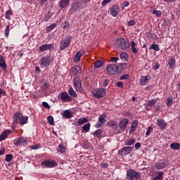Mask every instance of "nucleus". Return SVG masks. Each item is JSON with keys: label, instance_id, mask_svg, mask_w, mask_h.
<instances>
[{"label": "nucleus", "instance_id": "57", "mask_svg": "<svg viewBox=\"0 0 180 180\" xmlns=\"http://www.w3.org/2000/svg\"><path fill=\"white\" fill-rule=\"evenodd\" d=\"M42 106H44V108H46V109H50V105L47 103V102H43Z\"/></svg>", "mask_w": 180, "mask_h": 180}, {"label": "nucleus", "instance_id": "23", "mask_svg": "<svg viewBox=\"0 0 180 180\" xmlns=\"http://www.w3.org/2000/svg\"><path fill=\"white\" fill-rule=\"evenodd\" d=\"M150 79H151V77L148 75L146 76H141L139 84L140 85H146V84H147V81H150Z\"/></svg>", "mask_w": 180, "mask_h": 180}, {"label": "nucleus", "instance_id": "1", "mask_svg": "<svg viewBox=\"0 0 180 180\" xmlns=\"http://www.w3.org/2000/svg\"><path fill=\"white\" fill-rule=\"evenodd\" d=\"M13 119L16 124L19 123L21 126H23L24 124H27L29 117L23 115L20 112H17L13 115Z\"/></svg>", "mask_w": 180, "mask_h": 180}, {"label": "nucleus", "instance_id": "30", "mask_svg": "<svg viewBox=\"0 0 180 180\" xmlns=\"http://www.w3.org/2000/svg\"><path fill=\"white\" fill-rule=\"evenodd\" d=\"M63 117H66V119H71L72 117V113L69 110H65L63 112Z\"/></svg>", "mask_w": 180, "mask_h": 180}, {"label": "nucleus", "instance_id": "53", "mask_svg": "<svg viewBox=\"0 0 180 180\" xmlns=\"http://www.w3.org/2000/svg\"><path fill=\"white\" fill-rule=\"evenodd\" d=\"M6 95V92L0 88V98H2V96H5Z\"/></svg>", "mask_w": 180, "mask_h": 180}, {"label": "nucleus", "instance_id": "63", "mask_svg": "<svg viewBox=\"0 0 180 180\" xmlns=\"http://www.w3.org/2000/svg\"><path fill=\"white\" fill-rule=\"evenodd\" d=\"M48 0H38V1L39 2L40 5H44V4H46V2H47Z\"/></svg>", "mask_w": 180, "mask_h": 180}, {"label": "nucleus", "instance_id": "9", "mask_svg": "<svg viewBox=\"0 0 180 180\" xmlns=\"http://www.w3.org/2000/svg\"><path fill=\"white\" fill-rule=\"evenodd\" d=\"M116 46L121 50H127V44H126L124 38H118L116 40Z\"/></svg>", "mask_w": 180, "mask_h": 180}, {"label": "nucleus", "instance_id": "17", "mask_svg": "<svg viewBox=\"0 0 180 180\" xmlns=\"http://www.w3.org/2000/svg\"><path fill=\"white\" fill-rule=\"evenodd\" d=\"M53 49V46L51 44H45L41 46H39V50L41 51V53L44 51H47V50L51 51V49Z\"/></svg>", "mask_w": 180, "mask_h": 180}, {"label": "nucleus", "instance_id": "35", "mask_svg": "<svg viewBox=\"0 0 180 180\" xmlns=\"http://www.w3.org/2000/svg\"><path fill=\"white\" fill-rule=\"evenodd\" d=\"M164 179V172H159L158 175L153 179V180H162Z\"/></svg>", "mask_w": 180, "mask_h": 180}, {"label": "nucleus", "instance_id": "11", "mask_svg": "<svg viewBox=\"0 0 180 180\" xmlns=\"http://www.w3.org/2000/svg\"><path fill=\"white\" fill-rule=\"evenodd\" d=\"M105 123H106V115L105 114L101 115L98 117V121L96 124L95 127H96V129H99V127H102V126H103V124H105Z\"/></svg>", "mask_w": 180, "mask_h": 180}, {"label": "nucleus", "instance_id": "54", "mask_svg": "<svg viewBox=\"0 0 180 180\" xmlns=\"http://www.w3.org/2000/svg\"><path fill=\"white\" fill-rule=\"evenodd\" d=\"M109 2H112V0H103L102 1V6H106V5H108V4H109Z\"/></svg>", "mask_w": 180, "mask_h": 180}, {"label": "nucleus", "instance_id": "42", "mask_svg": "<svg viewBox=\"0 0 180 180\" xmlns=\"http://www.w3.org/2000/svg\"><path fill=\"white\" fill-rule=\"evenodd\" d=\"M68 92L70 96H72L73 98H77V93H75V91H74V89H72V87L69 89Z\"/></svg>", "mask_w": 180, "mask_h": 180}, {"label": "nucleus", "instance_id": "59", "mask_svg": "<svg viewBox=\"0 0 180 180\" xmlns=\"http://www.w3.org/2000/svg\"><path fill=\"white\" fill-rule=\"evenodd\" d=\"M129 5H130V4L128 1H124L122 4V9H124V8L129 6Z\"/></svg>", "mask_w": 180, "mask_h": 180}, {"label": "nucleus", "instance_id": "16", "mask_svg": "<svg viewBox=\"0 0 180 180\" xmlns=\"http://www.w3.org/2000/svg\"><path fill=\"white\" fill-rule=\"evenodd\" d=\"M0 68L3 71H5V72H7V66H6V60H5V57L3 56H0Z\"/></svg>", "mask_w": 180, "mask_h": 180}, {"label": "nucleus", "instance_id": "14", "mask_svg": "<svg viewBox=\"0 0 180 180\" xmlns=\"http://www.w3.org/2000/svg\"><path fill=\"white\" fill-rule=\"evenodd\" d=\"M129 119L124 118L119 123V127L121 130H126L127 129V125L129 124Z\"/></svg>", "mask_w": 180, "mask_h": 180}, {"label": "nucleus", "instance_id": "60", "mask_svg": "<svg viewBox=\"0 0 180 180\" xmlns=\"http://www.w3.org/2000/svg\"><path fill=\"white\" fill-rule=\"evenodd\" d=\"M160 68V63H156L155 65L153 66V70H158Z\"/></svg>", "mask_w": 180, "mask_h": 180}, {"label": "nucleus", "instance_id": "13", "mask_svg": "<svg viewBox=\"0 0 180 180\" xmlns=\"http://www.w3.org/2000/svg\"><path fill=\"white\" fill-rule=\"evenodd\" d=\"M84 54H85L84 50L80 49L77 51L73 59L74 63H79V61H81V57H82Z\"/></svg>", "mask_w": 180, "mask_h": 180}, {"label": "nucleus", "instance_id": "19", "mask_svg": "<svg viewBox=\"0 0 180 180\" xmlns=\"http://www.w3.org/2000/svg\"><path fill=\"white\" fill-rule=\"evenodd\" d=\"M119 11H120V9L119 8V5H114L112 6L110 12L111 15L115 17V16H117V13H119Z\"/></svg>", "mask_w": 180, "mask_h": 180}, {"label": "nucleus", "instance_id": "38", "mask_svg": "<svg viewBox=\"0 0 180 180\" xmlns=\"http://www.w3.org/2000/svg\"><path fill=\"white\" fill-rule=\"evenodd\" d=\"M155 103H157V99L150 100L146 105V109H148L150 106H154Z\"/></svg>", "mask_w": 180, "mask_h": 180}, {"label": "nucleus", "instance_id": "24", "mask_svg": "<svg viewBox=\"0 0 180 180\" xmlns=\"http://www.w3.org/2000/svg\"><path fill=\"white\" fill-rule=\"evenodd\" d=\"M70 5V0H60L59 2V8L64 9V8Z\"/></svg>", "mask_w": 180, "mask_h": 180}, {"label": "nucleus", "instance_id": "36", "mask_svg": "<svg viewBox=\"0 0 180 180\" xmlns=\"http://www.w3.org/2000/svg\"><path fill=\"white\" fill-rule=\"evenodd\" d=\"M156 169H163V168H165V163L164 162H158L155 165Z\"/></svg>", "mask_w": 180, "mask_h": 180}, {"label": "nucleus", "instance_id": "20", "mask_svg": "<svg viewBox=\"0 0 180 180\" xmlns=\"http://www.w3.org/2000/svg\"><path fill=\"white\" fill-rule=\"evenodd\" d=\"M12 133V131L11 129H6L2 132V134L0 135V141H2L3 140H5L7 139L8 136Z\"/></svg>", "mask_w": 180, "mask_h": 180}, {"label": "nucleus", "instance_id": "26", "mask_svg": "<svg viewBox=\"0 0 180 180\" xmlns=\"http://www.w3.org/2000/svg\"><path fill=\"white\" fill-rule=\"evenodd\" d=\"M107 124L112 127L114 130H116L117 129V122L114 121V120H110L107 122Z\"/></svg>", "mask_w": 180, "mask_h": 180}, {"label": "nucleus", "instance_id": "27", "mask_svg": "<svg viewBox=\"0 0 180 180\" xmlns=\"http://www.w3.org/2000/svg\"><path fill=\"white\" fill-rule=\"evenodd\" d=\"M131 49L134 54H137L139 53V50L136 48V42H134V41H131Z\"/></svg>", "mask_w": 180, "mask_h": 180}, {"label": "nucleus", "instance_id": "2", "mask_svg": "<svg viewBox=\"0 0 180 180\" xmlns=\"http://www.w3.org/2000/svg\"><path fill=\"white\" fill-rule=\"evenodd\" d=\"M141 179V174L137 172L136 170L133 169H130L128 170L127 173V180H139Z\"/></svg>", "mask_w": 180, "mask_h": 180}, {"label": "nucleus", "instance_id": "12", "mask_svg": "<svg viewBox=\"0 0 180 180\" xmlns=\"http://www.w3.org/2000/svg\"><path fill=\"white\" fill-rule=\"evenodd\" d=\"M59 96L61 102H63V103L65 102H71V101H72L70 95H68V93L65 91H63L62 93H60Z\"/></svg>", "mask_w": 180, "mask_h": 180}, {"label": "nucleus", "instance_id": "46", "mask_svg": "<svg viewBox=\"0 0 180 180\" xmlns=\"http://www.w3.org/2000/svg\"><path fill=\"white\" fill-rule=\"evenodd\" d=\"M13 158V155H12L11 154H8L6 156V162H10V161H12V159Z\"/></svg>", "mask_w": 180, "mask_h": 180}, {"label": "nucleus", "instance_id": "44", "mask_svg": "<svg viewBox=\"0 0 180 180\" xmlns=\"http://www.w3.org/2000/svg\"><path fill=\"white\" fill-rule=\"evenodd\" d=\"M47 120H48L49 124H51V126H53V124H54V118L53 117V116H49L47 117Z\"/></svg>", "mask_w": 180, "mask_h": 180}, {"label": "nucleus", "instance_id": "25", "mask_svg": "<svg viewBox=\"0 0 180 180\" xmlns=\"http://www.w3.org/2000/svg\"><path fill=\"white\" fill-rule=\"evenodd\" d=\"M168 65H169V68H171V69L175 68V65H176L175 57L172 56V57L169 60Z\"/></svg>", "mask_w": 180, "mask_h": 180}, {"label": "nucleus", "instance_id": "7", "mask_svg": "<svg viewBox=\"0 0 180 180\" xmlns=\"http://www.w3.org/2000/svg\"><path fill=\"white\" fill-rule=\"evenodd\" d=\"M73 81L75 91L77 92L82 93L84 90L82 89V84L81 82V79H79L78 76H77L73 79Z\"/></svg>", "mask_w": 180, "mask_h": 180}, {"label": "nucleus", "instance_id": "34", "mask_svg": "<svg viewBox=\"0 0 180 180\" xmlns=\"http://www.w3.org/2000/svg\"><path fill=\"white\" fill-rule=\"evenodd\" d=\"M170 148H172V150H180V143H172L170 144Z\"/></svg>", "mask_w": 180, "mask_h": 180}, {"label": "nucleus", "instance_id": "52", "mask_svg": "<svg viewBox=\"0 0 180 180\" xmlns=\"http://www.w3.org/2000/svg\"><path fill=\"white\" fill-rule=\"evenodd\" d=\"M110 61L111 63H117L119 61V57H111Z\"/></svg>", "mask_w": 180, "mask_h": 180}, {"label": "nucleus", "instance_id": "45", "mask_svg": "<svg viewBox=\"0 0 180 180\" xmlns=\"http://www.w3.org/2000/svg\"><path fill=\"white\" fill-rule=\"evenodd\" d=\"M151 12H152V13H153V15H155L156 16H158V18H160V16H161L162 15V12H161V11L155 10Z\"/></svg>", "mask_w": 180, "mask_h": 180}, {"label": "nucleus", "instance_id": "29", "mask_svg": "<svg viewBox=\"0 0 180 180\" xmlns=\"http://www.w3.org/2000/svg\"><path fill=\"white\" fill-rule=\"evenodd\" d=\"M101 67H103V60H97L94 63V70H96L98 68H101Z\"/></svg>", "mask_w": 180, "mask_h": 180}, {"label": "nucleus", "instance_id": "4", "mask_svg": "<svg viewBox=\"0 0 180 180\" xmlns=\"http://www.w3.org/2000/svg\"><path fill=\"white\" fill-rule=\"evenodd\" d=\"M92 94L97 98H103L106 95V89L103 88L95 89L92 91Z\"/></svg>", "mask_w": 180, "mask_h": 180}, {"label": "nucleus", "instance_id": "21", "mask_svg": "<svg viewBox=\"0 0 180 180\" xmlns=\"http://www.w3.org/2000/svg\"><path fill=\"white\" fill-rule=\"evenodd\" d=\"M72 75H78L81 72V68L78 65H75L70 69Z\"/></svg>", "mask_w": 180, "mask_h": 180}, {"label": "nucleus", "instance_id": "8", "mask_svg": "<svg viewBox=\"0 0 180 180\" xmlns=\"http://www.w3.org/2000/svg\"><path fill=\"white\" fill-rule=\"evenodd\" d=\"M41 167L43 168H54V167H57L58 164L55 160H44L41 163Z\"/></svg>", "mask_w": 180, "mask_h": 180}, {"label": "nucleus", "instance_id": "56", "mask_svg": "<svg viewBox=\"0 0 180 180\" xmlns=\"http://www.w3.org/2000/svg\"><path fill=\"white\" fill-rule=\"evenodd\" d=\"M128 25L129 26H134V25H136V21H134V20H131L128 22Z\"/></svg>", "mask_w": 180, "mask_h": 180}, {"label": "nucleus", "instance_id": "18", "mask_svg": "<svg viewBox=\"0 0 180 180\" xmlns=\"http://www.w3.org/2000/svg\"><path fill=\"white\" fill-rule=\"evenodd\" d=\"M15 146H25L27 144V141L25 138L20 137L14 141Z\"/></svg>", "mask_w": 180, "mask_h": 180}, {"label": "nucleus", "instance_id": "6", "mask_svg": "<svg viewBox=\"0 0 180 180\" xmlns=\"http://www.w3.org/2000/svg\"><path fill=\"white\" fill-rule=\"evenodd\" d=\"M71 39H72V37L68 36L65 39H62L60 45V50H65L67 47H70V44H71Z\"/></svg>", "mask_w": 180, "mask_h": 180}, {"label": "nucleus", "instance_id": "40", "mask_svg": "<svg viewBox=\"0 0 180 180\" xmlns=\"http://www.w3.org/2000/svg\"><path fill=\"white\" fill-rule=\"evenodd\" d=\"M82 129H83L84 131H85V133H88V131H89V130H91V124L87 123V124H84L82 127Z\"/></svg>", "mask_w": 180, "mask_h": 180}, {"label": "nucleus", "instance_id": "48", "mask_svg": "<svg viewBox=\"0 0 180 180\" xmlns=\"http://www.w3.org/2000/svg\"><path fill=\"white\" fill-rule=\"evenodd\" d=\"M56 27H57V24L53 23L48 27L47 30L48 32H51V30H53V29L56 28Z\"/></svg>", "mask_w": 180, "mask_h": 180}, {"label": "nucleus", "instance_id": "47", "mask_svg": "<svg viewBox=\"0 0 180 180\" xmlns=\"http://www.w3.org/2000/svg\"><path fill=\"white\" fill-rule=\"evenodd\" d=\"M9 27H11L9 25H6V29L4 30V34L6 37H8L9 36Z\"/></svg>", "mask_w": 180, "mask_h": 180}, {"label": "nucleus", "instance_id": "32", "mask_svg": "<svg viewBox=\"0 0 180 180\" xmlns=\"http://www.w3.org/2000/svg\"><path fill=\"white\" fill-rule=\"evenodd\" d=\"M153 44L150 46L149 50H154L155 51H160V46L157 44Z\"/></svg>", "mask_w": 180, "mask_h": 180}, {"label": "nucleus", "instance_id": "50", "mask_svg": "<svg viewBox=\"0 0 180 180\" xmlns=\"http://www.w3.org/2000/svg\"><path fill=\"white\" fill-rule=\"evenodd\" d=\"M151 131H153V127H148L146 133V136H150Z\"/></svg>", "mask_w": 180, "mask_h": 180}, {"label": "nucleus", "instance_id": "10", "mask_svg": "<svg viewBox=\"0 0 180 180\" xmlns=\"http://www.w3.org/2000/svg\"><path fill=\"white\" fill-rule=\"evenodd\" d=\"M134 147L131 146H125L121 148L118 153L120 155H129V154H131V151H133Z\"/></svg>", "mask_w": 180, "mask_h": 180}, {"label": "nucleus", "instance_id": "28", "mask_svg": "<svg viewBox=\"0 0 180 180\" xmlns=\"http://www.w3.org/2000/svg\"><path fill=\"white\" fill-rule=\"evenodd\" d=\"M136 143V139L134 138H131L130 139H127L124 141V146H133Z\"/></svg>", "mask_w": 180, "mask_h": 180}, {"label": "nucleus", "instance_id": "51", "mask_svg": "<svg viewBox=\"0 0 180 180\" xmlns=\"http://www.w3.org/2000/svg\"><path fill=\"white\" fill-rule=\"evenodd\" d=\"M120 79L121 81H123V79H129V75L127 74H125V75H123L120 77Z\"/></svg>", "mask_w": 180, "mask_h": 180}, {"label": "nucleus", "instance_id": "5", "mask_svg": "<svg viewBox=\"0 0 180 180\" xmlns=\"http://www.w3.org/2000/svg\"><path fill=\"white\" fill-rule=\"evenodd\" d=\"M51 62L52 61H51V59L50 58V56H43L40 60L41 68H46L49 67L50 64H51Z\"/></svg>", "mask_w": 180, "mask_h": 180}, {"label": "nucleus", "instance_id": "55", "mask_svg": "<svg viewBox=\"0 0 180 180\" xmlns=\"http://www.w3.org/2000/svg\"><path fill=\"white\" fill-rule=\"evenodd\" d=\"M30 148H31V150H37L38 148H40V145L37 144V145L32 146Z\"/></svg>", "mask_w": 180, "mask_h": 180}, {"label": "nucleus", "instance_id": "58", "mask_svg": "<svg viewBox=\"0 0 180 180\" xmlns=\"http://www.w3.org/2000/svg\"><path fill=\"white\" fill-rule=\"evenodd\" d=\"M117 86L119 88H123V86H124V84H123L122 82H117Z\"/></svg>", "mask_w": 180, "mask_h": 180}, {"label": "nucleus", "instance_id": "22", "mask_svg": "<svg viewBox=\"0 0 180 180\" xmlns=\"http://www.w3.org/2000/svg\"><path fill=\"white\" fill-rule=\"evenodd\" d=\"M157 124L159 127L160 130H164L167 127V124L164 120H158Z\"/></svg>", "mask_w": 180, "mask_h": 180}, {"label": "nucleus", "instance_id": "33", "mask_svg": "<svg viewBox=\"0 0 180 180\" xmlns=\"http://www.w3.org/2000/svg\"><path fill=\"white\" fill-rule=\"evenodd\" d=\"M102 133H103V131L102 129H97L94 133V136H95V137H97V139H101V137H102Z\"/></svg>", "mask_w": 180, "mask_h": 180}, {"label": "nucleus", "instance_id": "37", "mask_svg": "<svg viewBox=\"0 0 180 180\" xmlns=\"http://www.w3.org/2000/svg\"><path fill=\"white\" fill-rule=\"evenodd\" d=\"M84 123H88V118H80L77 122V124H79V126H82V124H84Z\"/></svg>", "mask_w": 180, "mask_h": 180}, {"label": "nucleus", "instance_id": "64", "mask_svg": "<svg viewBox=\"0 0 180 180\" xmlns=\"http://www.w3.org/2000/svg\"><path fill=\"white\" fill-rule=\"evenodd\" d=\"M108 84H109V80L108 79L104 80L103 86H108Z\"/></svg>", "mask_w": 180, "mask_h": 180}, {"label": "nucleus", "instance_id": "62", "mask_svg": "<svg viewBox=\"0 0 180 180\" xmlns=\"http://www.w3.org/2000/svg\"><path fill=\"white\" fill-rule=\"evenodd\" d=\"M70 27V23L68 22H65V25L63 26V29H68Z\"/></svg>", "mask_w": 180, "mask_h": 180}, {"label": "nucleus", "instance_id": "39", "mask_svg": "<svg viewBox=\"0 0 180 180\" xmlns=\"http://www.w3.org/2000/svg\"><path fill=\"white\" fill-rule=\"evenodd\" d=\"M120 58L123 61H127V59L129 58V55L127 53L123 52L120 53Z\"/></svg>", "mask_w": 180, "mask_h": 180}, {"label": "nucleus", "instance_id": "15", "mask_svg": "<svg viewBox=\"0 0 180 180\" xmlns=\"http://www.w3.org/2000/svg\"><path fill=\"white\" fill-rule=\"evenodd\" d=\"M139 127V121L134 120L132 121V123L131 124V129L129 131V134H134V131H136V129Z\"/></svg>", "mask_w": 180, "mask_h": 180}, {"label": "nucleus", "instance_id": "61", "mask_svg": "<svg viewBox=\"0 0 180 180\" xmlns=\"http://www.w3.org/2000/svg\"><path fill=\"white\" fill-rule=\"evenodd\" d=\"M140 147H141V143H140L139 142H138V143H136L135 144V148H136V150H139V148H140Z\"/></svg>", "mask_w": 180, "mask_h": 180}, {"label": "nucleus", "instance_id": "43", "mask_svg": "<svg viewBox=\"0 0 180 180\" xmlns=\"http://www.w3.org/2000/svg\"><path fill=\"white\" fill-rule=\"evenodd\" d=\"M172 103H174V99L172 97H168L166 101L167 106H172Z\"/></svg>", "mask_w": 180, "mask_h": 180}, {"label": "nucleus", "instance_id": "49", "mask_svg": "<svg viewBox=\"0 0 180 180\" xmlns=\"http://www.w3.org/2000/svg\"><path fill=\"white\" fill-rule=\"evenodd\" d=\"M51 18V15H50V13H48L47 14H46L44 20H45V22H49V20H50V19Z\"/></svg>", "mask_w": 180, "mask_h": 180}, {"label": "nucleus", "instance_id": "31", "mask_svg": "<svg viewBox=\"0 0 180 180\" xmlns=\"http://www.w3.org/2000/svg\"><path fill=\"white\" fill-rule=\"evenodd\" d=\"M57 151L61 154H64V153L67 152V148L63 145H59V146L57 148Z\"/></svg>", "mask_w": 180, "mask_h": 180}, {"label": "nucleus", "instance_id": "3", "mask_svg": "<svg viewBox=\"0 0 180 180\" xmlns=\"http://www.w3.org/2000/svg\"><path fill=\"white\" fill-rule=\"evenodd\" d=\"M106 71L110 75H117L120 74V70H119V66L115 64H109L106 67Z\"/></svg>", "mask_w": 180, "mask_h": 180}, {"label": "nucleus", "instance_id": "41", "mask_svg": "<svg viewBox=\"0 0 180 180\" xmlns=\"http://www.w3.org/2000/svg\"><path fill=\"white\" fill-rule=\"evenodd\" d=\"M12 15H13V12L12 11V10L7 11L5 15L6 19H8V20H11V16H12Z\"/></svg>", "mask_w": 180, "mask_h": 180}]
</instances>
